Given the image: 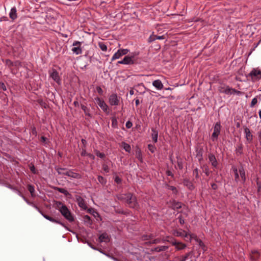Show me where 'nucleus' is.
Here are the masks:
<instances>
[{
	"instance_id": "obj_41",
	"label": "nucleus",
	"mask_w": 261,
	"mask_h": 261,
	"mask_svg": "<svg viewBox=\"0 0 261 261\" xmlns=\"http://www.w3.org/2000/svg\"><path fill=\"white\" fill-rule=\"evenodd\" d=\"M28 190L31 194L32 196H34V193L35 192L34 187L32 185H29L28 187Z\"/></svg>"
},
{
	"instance_id": "obj_5",
	"label": "nucleus",
	"mask_w": 261,
	"mask_h": 261,
	"mask_svg": "<svg viewBox=\"0 0 261 261\" xmlns=\"http://www.w3.org/2000/svg\"><path fill=\"white\" fill-rule=\"evenodd\" d=\"M120 97L116 93H113L109 97V102L112 106H117L119 105Z\"/></svg>"
},
{
	"instance_id": "obj_30",
	"label": "nucleus",
	"mask_w": 261,
	"mask_h": 261,
	"mask_svg": "<svg viewBox=\"0 0 261 261\" xmlns=\"http://www.w3.org/2000/svg\"><path fill=\"white\" fill-rule=\"evenodd\" d=\"M55 190H56L60 193L63 194L65 196H67V195H69V193L68 192V191L64 188L56 187L55 188Z\"/></svg>"
},
{
	"instance_id": "obj_32",
	"label": "nucleus",
	"mask_w": 261,
	"mask_h": 261,
	"mask_svg": "<svg viewBox=\"0 0 261 261\" xmlns=\"http://www.w3.org/2000/svg\"><path fill=\"white\" fill-rule=\"evenodd\" d=\"M221 124L219 122H217L214 127V132L218 133L219 134L220 133L221 130Z\"/></svg>"
},
{
	"instance_id": "obj_35",
	"label": "nucleus",
	"mask_w": 261,
	"mask_h": 261,
	"mask_svg": "<svg viewBox=\"0 0 261 261\" xmlns=\"http://www.w3.org/2000/svg\"><path fill=\"white\" fill-rule=\"evenodd\" d=\"M232 169L234 173V180L237 182H238L239 180V172H238V169L236 167H233Z\"/></svg>"
},
{
	"instance_id": "obj_24",
	"label": "nucleus",
	"mask_w": 261,
	"mask_h": 261,
	"mask_svg": "<svg viewBox=\"0 0 261 261\" xmlns=\"http://www.w3.org/2000/svg\"><path fill=\"white\" fill-rule=\"evenodd\" d=\"M182 204L181 202L173 200L172 202L171 207L173 210H178L182 207Z\"/></svg>"
},
{
	"instance_id": "obj_36",
	"label": "nucleus",
	"mask_w": 261,
	"mask_h": 261,
	"mask_svg": "<svg viewBox=\"0 0 261 261\" xmlns=\"http://www.w3.org/2000/svg\"><path fill=\"white\" fill-rule=\"evenodd\" d=\"M228 86L225 85H221L218 87V91L219 92L222 93H225V91H226V87H228Z\"/></svg>"
},
{
	"instance_id": "obj_28",
	"label": "nucleus",
	"mask_w": 261,
	"mask_h": 261,
	"mask_svg": "<svg viewBox=\"0 0 261 261\" xmlns=\"http://www.w3.org/2000/svg\"><path fill=\"white\" fill-rule=\"evenodd\" d=\"M122 56V55L121 54V52L119 50L117 51L116 53H115L111 59V61H113L116 59L120 58Z\"/></svg>"
},
{
	"instance_id": "obj_39",
	"label": "nucleus",
	"mask_w": 261,
	"mask_h": 261,
	"mask_svg": "<svg viewBox=\"0 0 261 261\" xmlns=\"http://www.w3.org/2000/svg\"><path fill=\"white\" fill-rule=\"evenodd\" d=\"M118 121L117 118L115 117L112 118V126L114 128L117 127Z\"/></svg>"
},
{
	"instance_id": "obj_2",
	"label": "nucleus",
	"mask_w": 261,
	"mask_h": 261,
	"mask_svg": "<svg viewBox=\"0 0 261 261\" xmlns=\"http://www.w3.org/2000/svg\"><path fill=\"white\" fill-rule=\"evenodd\" d=\"M127 200L126 202L128 204L129 207L137 209L139 208V204L137 201L136 197L130 193H127Z\"/></svg>"
},
{
	"instance_id": "obj_20",
	"label": "nucleus",
	"mask_w": 261,
	"mask_h": 261,
	"mask_svg": "<svg viewBox=\"0 0 261 261\" xmlns=\"http://www.w3.org/2000/svg\"><path fill=\"white\" fill-rule=\"evenodd\" d=\"M183 184L184 186H186L189 190H192L194 189V186L192 181L190 179L185 178L184 179Z\"/></svg>"
},
{
	"instance_id": "obj_57",
	"label": "nucleus",
	"mask_w": 261,
	"mask_h": 261,
	"mask_svg": "<svg viewBox=\"0 0 261 261\" xmlns=\"http://www.w3.org/2000/svg\"><path fill=\"white\" fill-rule=\"evenodd\" d=\"M178 219L179 220V222L180 224L183 225L185 223V220L181 215H179L178 216Z\"/></svg>"
},
{
	"instance_id": "obj_47",
	"label": "nucleus",
	"mask_w": 261,
	"mask_h": 261,
	"mask_svg": "<svg viewBox=\"0 0 261 261\" xmlns=\"http://www.w3.org/2000/svg\"><path fill=\"white\" fill-rule=\"evenodd\" d=\"M96 155L101 159H103L105 157V154L102 152H100L98 150H95Z\"/></svg>"
},
{
	"instance_id": "obj_19",
	"label": "nucleus",
	"mask_w": 261,
	"mask_h": 261,
	"mask_svg": "<svg viewBox=\"0 0 261 261\" xmlns=\"http://www.w3.org/2000/svg\"><path fill=\"white\" fill-rule=\"evenodd\" d=\"M174 235L176 237H181L184 238H188V233L185 230H175L173 233Z\"/></svg>"
},
{
	"instance_id": "obj_63",
	"label": "nucleus",
	"mask_w": 261,
	"mask_h": 261,
	"mask_svg": "<svg viewBox=\"0 0 261 261\" xmlns=\"http://www.w3.org/2000/svg\"><path fill=\"white\" fill-rule=\"evenodd\" d=\"M236 94L237 95H241L242 94V92L240 91H238V90H236L235 89L233 88L232 94Z\"/></svg>"
},
{
	"instance_id": "obj_6",
	"label": "nucleus",
	"mask_w": 261,
	"mask_h": 261,
	"mask_svg": "<svg viewBox=\"0 0 261 261\" xmlns=\"http://www.w3.org/2000/svg\"><path fill=\"white\" fill-rule=\"evenodd\" d=\"M96 103L99 106V107L102 110V111L106 113H109V107L106 104L105 101L98 97L95 98Z\"/></svg>"
},
{
	"instance_id": "obj_14",
	"label": "nucleus",
	"mask_w": 261,
	"mask_h": 261,
	"mask_svg": "<svg viewBox=\"0 0 261 261\" xmlns=\"http://www.w3.org/2000/svg\"><path fill=\"white\" fill-rule=\"evenodd\" d=\"M208 159L210 163H211L212 166L214 168H217L218 167V162L217 160H216V158L215 155L212 153H210L208 155Z\"/></svg>"
},
{
	"instance_id": "obj_23",
	"label": "nucleus",
	"mask_w": 261,
	"mask_h": 261,
	"mask_svg": "<svg viewBox=\"0 0 261 261\" xmlns=\"http://www.w3.org/2000/svg\"><path fill=\"white\" fill-rule=\"evenodd\" d=\"M243 145L242 143L237 145L235 150L236 154L237 156L243 154Z\"/></svg>"
},
{
	"instance_id": "obj_29",
	"label": "nucleus",
	"mask_w": 261,
	"mask_h": 261,
	"mask_svg": "<svg viewBox=\"0 0 261 261\" xmlns=\"http://www.w3.org/2000/svg\"><path fill=\"white\" fill-rule=\"evenodd\" d=\"M168 246H158L155 248H154V250L156 252H159L161 251H163L167 250L168 249Z\"/></svg>"
},
{
	"instance_id": "obj_59",
	"label": "nucleus",
	"mask_w": 261,
	"mask_h": 261,
	"mask_svg": "<svg viewBox=\"0 0 261 261\" xmlns=\"http://www.w3.org/2000/svg\"><path fill=\"white\" fill-rule=\"evenodd\" d=\"M96 91L99 94L102 95L103 90L102 89V88L100 87H99V86L97 87Z\"/></svg>"
},
{
	"instance_id": "obj_9",
	"label": "nucleus",
	"mask_w": 261,
	"mask_h": 261,
	"mask_svg": "<svg viewBox=\"0 0 261 261\" xmlns=\"http://www.w3.org/2000/svg\"><path fill=\"white\" fill-rule=\"evenodd\" d=\"M39 212L43 216V217L44 218H45L46 219H47V220H49V221H51L52 222L59 224L61 225L62 226H63L64 227H65L66 229H68V228L66 227V226L63 223L61 222L60 220L56 219H55L54 218H52L51 217H50V216H48V215H47L46 214H44L41 211H39Z\"/></svg>"
},
{
	"instance_id": "obj_46",
	"label": "nucleus",
	"mask_w": 261,
	"mask_h": 261,
	"mask_svg": "<svg viewBox=\"0 0 261 261\" xmlns=\"http://www.w3.org/2000/svg\"><path fill=\"white\" fill-rule=\"evenodd\" d=\"M220 134L216 132H213L212 135V139L213 141L217 139Z\"/></svg>"
},
{
	"instance_id": "obj_62",
	"label": "nucleus",
	"mask_w": 261,
	"mask_h": 261,
	"mask_svg": "<svg viewBox=\"0 0 261 261\" xmlns=\"http://www.w3.org/2000/svg\"><path fill=\"white\" fill-rule=\"evenodd\" d=\"M30 169L33 173H34V174L36 173V169H35V166L33 165H32V166H31L30 167Z\"/></svg>"
},
{
	"instance_id": "obj_56",
	"label": "nucleus",
	"mask_w": 261,
	"mask_h": 261,
	"mask_svg": "<svg viewBox=\"0 0 261 261\" xmlns=\"http://www.w3.org/2000/svg\"><path fill=\"white\" fill-rule=\"evenodd\" d=\"M168 189L169 190H172L174 193H176L177 192V190L176 187L172 186H168Z\"/></svg>"
},
{
	"instance_id": "obj_27",
	"label": "nucleus",
	"mask_w": 261,
	"mask_h": 261,
	"mask_svg": "<svg viewBox=\"0 0 261 261\" xmlns=\"http://www.w3.org/2000/svg\"><path fill=\"white\" fill-rule=\"evenodd\" d=\"M191 252H193V256L196 258H197L201 254V251L199 250V249H195L194 246L193 247Z\"/></svg>"
},
{
	"instance_id": "obj_64",
	"label": "nucleus",
	"mask_w": 261,
	"mask_h": 261,
	"mask_svg": "<svg viewBox=\"0 0 261 261\" xmlns=\"http://www.w3.org/2000/svg\"><path fill=\"white\" fill-rule=\"evenodd\" d=\"M176 261H186V257L184 255H182Z\"/></svg>"
},
{
	"instance_id": "obj_44",
	"label": "nucleus",
	"mask_w": 261,
	"mask_h": 261,
	"mask_svg": "<svg viewBox=\"0 0 261 261\" xmlns=\"http://www.w3.org/2000/svg\"><path fill=\"white\" fill-rule=\"evenodd\" d=\"M156 40V35H153V34H151L148 39V42L149 43H151Z\"/></svg>"
},
{
	"instance_id": "obj_12",
	"label": "nucleus",
	"mask_w": 261,
	"mask_h": 261,
	"mask_svg": "<svg viewBox=\"0 0 261 261\" xmlns=\"http://www.w3.org/2000/svg\"><path fill=\"white\" fill-rule=\"evenodd\" d=\"M244 131L245 135V138L247 141L250 143L253 140V135L251 134L250 130L249 128L246 126L244 127Z\"/></svg>"
},
{
	"instance_id": "obj_4",
	"label": "nucleus",
	"mask_w": 261,
	"mask_h": 261,
	"mask_svg": "<svg viewBox=\"0 0 261 261\" xmlns=\"http://www.w3.org/2000/svg\"><path fill=\"white\" fill-rule=\"evenodd\" d=\"M57 172L60 174H63L73 178L79 179L81 177L80 174L73 172L71 170L66 171L65 169L60 168L57 170Z\"/></svg>"
},
{
	"instance_id": "obj_18",
	"label": "nucleus",
	"mask_w": 261,
	"mask_h": 261,
	"mask_svg": "<svg viewBox=\"0 0 261 261\" xmlns=\"http://www.w3.org/2000/svg\"><path fill=\"white\" fill-rule=\"evenodd\" d=\"M260 253L258 251L256 250H253L251 252L250 259L252 261H255L258 259L260 257Z\"/></svg>"
},
{
	"instance_id": "obj_25",
	"label": "nucleus",
	"mask_w": 261,
	"mask_h": 261,
	"mask_svg": "<svg viewBox=\"0 0 261 261\" xmlns=\"http://www.w3.org/2000/svg\"><path fill=\"white\" fill-rule=\"evenodd\" d=\"M152 134H151V138L153 141L154 143L157 142L158 141V132L155 130L154 128L151 129Z\"/></svg>"
},
{
	"instance_id": "obj_51",
	"label": "nucleus",
	"mask_w": 261,
	"mask_h": 261,
	"mask_svg": "<svg viewBox=\"0 0 261 261\" xmlns=\"http://www.w3.org/2000/svg\"><path fill=\"white\" fill-rule=\"evenodd\" d=\"M193 174L196 177V178H199V175L198 173V168H195L193 171Z\"/></svg>"
},
{
	"instance_id": "obj_38",
	"label": "nucleus",
	"mask_w": 261,
	"mask_h": 261,
	"mask_svg": "<svg viewBox=\"0 0 261 261\" xmlns=\"http://www.w3.org/2000/svg\"><path fill=\"white\" fill-rule=\"evenodd\" d=\"M122 146L123 149L127 152H129L131 150L130 146L126 143H122Z\"/></svg>"
},
{
	"instance_id": "obj_37",
	"label": "nucleus",
	"mask_w": 261,
	"mask_h": 261,
	"mask_svg": "<svg viewBox=\"0 0 261 261\" xmlns=\"http://www.w3.org/2000/svg\"><path fill=\"white\" fill-rule=\"evenodd\" d=\"M98 46L101 50L106 51L107 50V46L105 43L103 42H99L98 43Z\"/></svg>"
},
{
	"instance_id": "obj_48",
	"label": "nucleus",
	"mask_w": 261,
	"mask_h": 261,
	"mask_svg": "<svg viewBox=\"0 0 261 261\" xmlns=\"http://www.w3.org/2000/svg\"><path fill=\"white\" fill-rule=\"evenodd\" d=\"M148 148L149 150L151 153L154 152L155 150V147L154 145H151V144H148Z\"/></svg>"
},
{
	"instance_id": "obj_45",
	"label": "nucleus",
	"mask_w": 261,
	"mask_h": 261,
	"mask_svg": "<svg viewBox=\"0 0 261 261\" xmlns=\"http://www.w3.org/2000/svg\"><path fill=\"white\" fill-rule=\"evenodd\" d=\"M203 172L206 176H208L210 174V171L208 166H203Z\"/></svg>"
},
{
	"instance_id": "obj_11",
	"label": "nucleus",
	"mask_w": 261,
	"mask_h": 261,
	"mask_svg": "<svg viewBox=\"0 0 261 261\" xmlns=\"http://www.w3.org/2000/svg\"><path fill=\"white\" fill-rule=\"evenodd\" d=\"M139 54L134 53L133 55L126 56L123 59V62L124 65H131L134 63V58L135 55H138Z\"/></svg>"
},
{
	"instance_id": "obj_8",
	"label": "nucleus",
	"mask_w": 261,
	"mask_h": 261,
	"mask_svg": "<svg viewBox=\"0 0 261 261\" xmlns=\"http://www.w3.org/2000/svg\"><path fill=\"white\" fill-rule=\"evenodd\" d=\"M50 77L57 83L60 84L61 79L58 72L55 69H52L49 71Z\"/></svg>"
},
{
	"instance_id": "obj_53",
	"label": "nucleus",
	"mask_w": 261,
	"mask_h": 261,
	"mask_svg": "<svg viewBox=\"0 0 261 261\" xmlns=\"http://www.w3.org/2000/svg\"><path fill=\"white\" fill-rule=\"evenodd\" d=\"M118 50L120 51V52H121V53L122 55V56L126 55L128 53V51H129V50L127 49H122V48H121V49H119Z\"/></svg>"
},
{
	"instance_id": "obj_21",
	"label": "nucleus",
	"mask_w": 261,
	"mask_h": 261,
	"mask_svg": "<svg viewBox=\"0 0 261 261\" xmlns=\"http://www.w3.org/2000/svg\"><path fill=\"white\" fill-rule=\"evenodd\" d=\"M81 107L86 116H88V117L92 118V115L90 113V109L89 108L83 104L81 105Z\"/></svg>"
},
{
	"instance_id": "obj_50",
	"label": "nucleus",
	"mask_w": 261,
	"mask_h": 261,
	"mask_svg": "<svg viewBox=\"0 0 261 261\" xmlns=\"http://www.w3.org/2000/svg\"><path fill=\"white\" fill-rule=\"evenodd\" d=\"M6 65L9 67L13 66V63L9 59H6L5 61Z\"/></svg>"
},
{
	"instance_id": "obj_40",
	"label": "nucleus",
	"mask_w": 261,
	"mask_h": 261,
	"mask_svg": "<svg viewBox=\"0 0 261 261\" xmlns=\"http://www.w3.org/2000/svg\"><path fill=\"white\" fill-rule=\"evenodd\" d=\"M98 181L102 185H105L107 182L106 179L102 176L99 175L97 177Z\"/></svg>"
},
{
	"instance_id": "obj_60",
	"label": "nucleus",
	"mask_w": 261,
	"mask_h": 261,
	"mask_svg": "<svg viewBox=\"0 0 261 261\" xmlns=\"http://www.w3.org/2000/svg\"><path fill=\"white\" fill-rule=\"evenodd\" d=\"M177 166L179 169H182L183 168V164L182 161H177Z\"/></svg>"
},
{
	"instance_id": "obj_61",
	"label": "nucleus",
	"mask_w": 261,
	"mask_h": 261,
	"mask_svg": "<svg viewBox=\"0 0 261 261\" xmlns=\"http://www.w3.org/2000/svg\"><path fill=\"white\" fill-rule=\"evenodd\" d=\"M137 158L141 162H142V156L140 151L137 153Z\"/></svg>"
},
{
	"instance_id": "obj_43",
	"label": "nucleus",
	"mask_w": 261,
	"mask_h": 261,
	"mask_svg": "<svg viewBox=\"0 0 261 261\" xmlns=\"http://www.w3.org/2000/svg\"><path fill=\"white\" fill-rule=\"evenodd\" d=\"M226 91H225V94L226 95H231L232 94V90L233 88L230 87L229 86L228 87H226Z\"/></svg>"
},
{
	"instance_id": "obj_58",
	"label": "nucleus",
	"mask_w": 261,
	"mask_h": 261,
	"mask_svg": "<svg viewBox=\"0 0 261 261\" xmlns=\"http://www.w3.org/2000/svg\"><path fill=\"white\" fill-rule=\"evenodd\" d=\"M125 126H126V128H130L132 127L133 123L130 121H127L126 123Z\"/></svg>"
},
{
	"instance_id": "obj_1",
	"label": "nucleus",
	"mask_w": 261,
	"mask_h": 261,
	"mask_svg": "<svg viewBox=\"0 0 261 261\" xmlns=\"http://www.w3.org/2000/svg\"><path fill=\"white\" fill-rule=\"evenodd\" d=\"M57 205L58 206L61 205L59 209L61 214L70 222H73L74 220V218L67 207L61 202H58Z\"/></svg>"
},
{
	"instance_id": "obj_52",
	"label": "nucleus",
	"mask_w": 261,
	"mask_h": 261,
	"mask_svg": "<svg viewBox=\"0 0 261 261\" xmlns=\"http://www.w3.org/2000/svg\"><path fill=\"white\" fill-rule=\"evenodd\" d=\"M257 102V99L256 97H254L252 99V101H251V104H250V107H253Z\"/></svg>"
},
{
	"instance_id": "obj_34",
	"label": "nucleus",
	"mask_w": 261,
	"mask_h": 261,
	"mask_svg": "<svg viewBox=\"0 0 261 261\" xmlns=\"http://www.w3.org/2000/svg\"><path fill=\"white\" fill-rule=\"evenodd\" d=\"M197 242L198 243V245L199 247L201 248L203 251H206V247L204 245V243L201 240L198 239H197Z\"/></svg>"
},
{
	"instance_id": "obj_16",
	"label": "nucleus",
	"mask_w": 261,
	"mask_h": 261,
	"mask_svg": "<svg viewBox=\"0 0 261 261\" xmlns=\"http://www.w3.org/2000/svg\"><path fill=\"white\" fill-rule=\"evenodd\" d=\"M9 17L12 21H14L17 18V10L15 7L12 8L9 13Z\"/></svg>"
},
{
	"instance_id": "obj_33",
	"label": "nucleus",
	"mask_w": 261,
	"mask_h": 261,
	"mask_svg": "<svg viewBox=\"0 0 261 261\" xmlns=\"http://www.w3.org/2000/svg\"><path fill=\"white\" fill-rule=\"evenodd\" d=\"M127 193L126 194H120L117 196V197L118 200H127Z\"/></svg>"
},
{
	"instance_id": "obj_17",
	"label": "nucleus",
	"mask_w": 261,
	"mask_h": 261,
	"mask_svg": "<svg viewBox=\"0 0 261 261\" xmlns=\"http://www.w3.org/2000/svg\"><path fill=\"white\" fill-rule=\"evenodd\" d=\"M99 242H109L110 241V238L107 233H103L100 235L98 238Z\"/></svg>"
},
{
	"instance_id": "obj_49",
	"label": "nucleus",
	"mask_w": 261,
	"mask_h": 261,
	"mask_svg": "<svg viewBox=\"0 0 261 261\" xmlns=\"http://www.w3.org/2000/svg\"><path fill=\"white\" fill-rule=\"evenodd\" d=\"M102 170L106 172V173H109V167L108 166L105 164H103L102 166Z\"/></svg>"
},
{
	"instance_id": "obj_26",
	"label": "nucleus",
	"mask_w": 261,
	"mask_h": 261,
	"mask_svg": "<svg viewBox=\"0 0 261 261\" xmlns=\"http://www.w3.org/2000/svg\"><path fill=\"white\" fill-rule=\"evenodd\" d=\"M239 172L240 175L242 178V182L243 184H244L246 181V175H245V170L244 169V168L242 167L241 168H239Z\"/></svg>"
},
{
	"instance_id": "obj_7",
	"label": "nucleus",
	"mask_w": 261,
	"mask_h": 261,
	"mask_svg": "<svg viewBox=\"0 0 261 261\" xmlns=\"http://www.w3.org/2000/svg\"><path fill=\"white\" fill-rule=\"evenodd\" d=\"M82 42L79 41H75L72 44L74 46L72 49V51L75 55H80L82 53V49L81 48Z\"/></svg>"
},
{
	"instance_id": "obj_42",
	"label": "nucleus",
	"mask_w": 261,
	"mask_h": 261,
	"mask_svg": "<svg viewBox=\"0 0 261 261\" xmlns=\"http://www.w3.org/2000/svg\"><path fill=\"white\" fill-rule=\"evenodd\" d=\"M164 241H165L164 240H162L160 238H157V239H154L151 242H150V244H159V243H162V242H164Z\"/></svg>"
},
{
	"instance_id": "obj_22",
	"label": "nucleus",
	"mask_w": 261,
	"mask_h": 261,
	"mask_svg": "<svg viewBox=\"0 0 261 261\" xmlns=\"http://www.w3.org/2000/svg\"><path fill=\"white\" fill-rule=\"evenodd\" d=\"M152 85L158 90H161L163 88V85L160 80H156L153 82Z\"/></svg>"
},
{
	"instance_id": "obj_3",
	"label": "nucleus",
	"mask_w": 261,
	"mask_h": 261,
	"mask_svg": "<svg viewBox=\"0 0 261 261\" xmlns=\"http://www.w3.org/2000/svg\"><path fill=\"white\" fill-rule=\"evenodd\" d=\"M246 76L251 78L253 82L258 81L261 79V70L257 68H253Z\"/></svg>"
},
{
	"instance_id": "obj_31",
	"label": "nucleus",
	"mask_w": 261,
	"mask_h": 261,
	"mask_svg": "<svg viewBox=\"0 0 261 261\" xmlns=\"http://www.w3.org/2000/svg\"><path fill=\"white\" fill-rule=\"evenodd\" d=\"M83 219L85 223H86L87 225H92V221L90 216H89L88 215H85L84 216Z\"/></svg>"
},
{
	"instance_id": "obj_54",
	"label": "nucleus",
	"mask_w": 261,
	"mask_h": 261,
	"mask_svg": "<svg viewBox=\"0 0 261 261\" xmlns=\"http://www.w3.org/2000/svg\"><path fill=\"white\" fill-rule=\"evenodd\" d=\"M193 252H191L190 251L188 253H186L185 255H184L186 257V260L188 259V258H191L193 256Z\"/></svg>"
},
{
	"instance_id": "obj_15",
	"label": "nucleus",
	"mask_w": 261,
	"mask_h": 261,
	"mask_svg": "<svg viewBox=\"0 0 261 261\" xmlns=\"http://www.w3.org/2000/svg\"><path fill=\"white\" fill-rule=\"evenodd\" d=\"M171 244L173 246L175 247V248L177 250H183L187 247V245L181 242H177L176 241H172Z\"/></svg>"
},
{
	"instance_id": "obj_13",
	"label": "nucleus",
	"mask_w": 261,
	"mask_h": 261,
	"mask_svg": "<svg viewBox=\"0 0 261 261\" xmlns=\"http://www.w3.org/2000/svg\"><path fill=\"white\" fill-rule=\"evenodd\" d=\"M75 199L79 206L80 207L84 210H86L87 208V205L85 203L84 199L81 196L79 195H76Z\"/></svg>"
},
{
	"instance_id": "obj_55",
	"label": "nucleus",
	"mask_w": 261,
	"mask_h": 261,
	"mask_svg": "<svg viewBox=\"0 0 261 261\" xmlns=\"http://www.w3.org/2000/svg\"><path fill=\"white\" fill-rule=\"evenodd\" d=\"M87 153L86 152V147H82V152L81 153V154L82 156H85L87 155Z\"/></svg>"
},
{
	"instance_id": "obj_10",
	"label": "nucleus",
	"mask_w": 261,
	"mask_h": 261,
	"mask_svg": "<svg viewBox=\"0 0 261 261\" xmlns=\"http://www.w3.org/2000/svg\"><path fill=\"white\" fill-rule=\"evenodd\" d=\"M39 212L43 216V217L44 218H45L46 219H47V220H49V221H51L52 222L59 224L61 225L62 226H63L64 227H65L66 229H68V228L66 227V226L63 223L61 222L60 220L56 219H55L54 218H52L51 217H50V216H48V215H47L46 214H44L41 211H39Z\"/></svg>"
}]
</instances>
